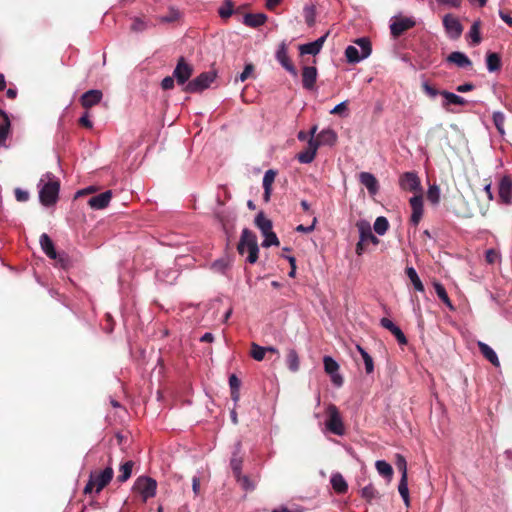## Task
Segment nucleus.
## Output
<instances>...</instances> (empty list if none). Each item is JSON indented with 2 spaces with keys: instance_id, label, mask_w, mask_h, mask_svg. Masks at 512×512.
<instances>
[{
  "instance_id": "37",
  "label": "nucleus",
  "mask_w": 512,
  "mask_h": 512,
  "mask_svg": "<svg viewBox=\"0 0 512 512\" xmlns=\"http://www.w3.org/2000/svg\"><path fill=\"white\" fill-rule=\"evenodd\" d=\"M345 56L349 63H358L365 57H362V53H359V50L350 45L345 49Z\"/></svg>"
},
{
  "instance_id": "38",
  "label": "nucleus",
  "mask_w": 512,
  "mask_h": 512,
  "mask_svg": "<svg viewBox=\"0 0 512 512\" xmlns=\"http://www.w3.org/2000/svg\"><path fill=\"white\" fill-rule=\"evenodd\" d=\"M180 18L181 12L178 9L171 7L169 8L166 15L159 17V21L162 23H174L178 21Z\"/></svg>"
},
{
  "instance_id": "25",
  "label": "nucleus",
  "mask_w": 512,
  "mask_h": 512,
  "mask_svg": "<svg viewBox=\"0 0 512 512\" xmlns=\"http://www.w3.org/2000/svg\"><path fill=\"white\" fill-rule=\"evenodd\" d=\"M478 348L482 355L495 367L500 366V362L495 351L486 343L478 342Z\"/></svg>"
},
{
  "instance_id": "22",
  "label": "nucleus",
  "mask_w": 512,
  "mask_h": 512,
  "mask_svg": "<svg viewBox=\"0 0 512 512\" xmlns=\"http://www.w3.org/2000/svg\"><path fill=\"white\" fill-rule=\"evenodd\" d=\"M102 99L100 90H89L81 96V104L84 108H91L98 104Z\"/></svg>"
},
{
  "instance_id": "64",
  "label": "nucleus",
  "mask_w": 512,
  "mask_h": 512,
  "mask_svg": "<svg viewBox=\"0 0 512 512\" xmlns=\"http://www.w3.org/2000/svg\"><path fill=\"white\" fill-rule=\"evenodd\" d=\"M79 124L87 129H91L93 124L91 120L89 119V116L87 113H85L80 119Z\"/></svg>"
},
{
  "instance_id": "21",
  "label": "nucleus",
  "mask_w": 512,
  "mask_h": 512,
  "mask_svg": "<svg viewBox=\"0 0 512 512\" xmlns=\"http://www.w3.org/2000/svg\"><path fill=\"white\" fill-rule=\"evenodd\" d=\"M317 79V69L314 66H305L302 70V83L305 89L314 88Z\"/></svg>"
},
{
  "instance_id": "5",
  "label": "nucleus",
  "mask_w": 512,
  "mask_h": 512,
  "mask_svg": "<svg viewBox=\"0 0 512 512\" xmlns=\"http://www.w3.org/2000/svg\"><path fill=\"white\" fill-rule=\"evenodd\" d=\"M216 73L212 71L202 72L196 78L189 81L185 87L184 92L186 93H199L207 89L211 83L215 80Z\"/></svg>"
},
{
  "instance_id": "57",
  "label": "nucleus",
  "mask_w": 512,
  "mask_h": 512,
  "mask_svg": "<svg viewBox=\"0 0 512 512\" xmlns=\"http://www.w3.org/2000/svg\"><path fill=\"white\" fill-rule=\"evenodd\" d=\"M272 245H279L278 237L274 232L267 234L262 243L263 247H270Z\"/></svg>"
},
{
  "instance_id": "54",
  "label": "nucleus",
  "mask_w": 512,
  "mask_h": 512,
  "mask_svg": "<svg viewBox=\"0 0 512 512\" xmlns=\"http://www.w3.org/2000/svg\"><path fill=\"white\" fill-rule=\"evenodd\" d=\"M276 171L269 169L265 172L263 177V188H271L275 181Z\"/></svg>"
},
{
  "instance_id": "7",
  "label": "nucleus",
  "mask_w": 512,
  "mask_h": 512,
  "mask_svg": "<svg viewBox=\"0 0 512 512\" xmlns=\"http://www.w3.org/2000/svg\"><path fill=\"white\" fill-rule=\"evenodd\" d=\"M326 412L328 416L326 420L327 429L335 435H343L345 428L338 408L334 404H330Z\"/></svg>"
},
{
  "instance_id": "40",
  "label": "nucleus",
  "mask_w": 512,
  "mask_h": 512,
  "mask_svg": "<svg viewBox=\"0 0 512 512\" xmlns=\"http://www.w3.org/2000/svg\"><path fill=\"white\" fill-rule=\"evenodd\" d=\"M305 22L309 27L315 25L316 22V7L315 5H306L303 9Z\"/></svg>"
},
{
  "instance_id": "6",
  "label": "nucleus",
  "mask_w": 512,
  "mask_h": 512,
  "mask_svg": "<svg viewBox=\"0 0 512 512\" xmlns=\"http://www.w3.org/2000/svg\"><path fill=\"white\" fill-rule=\"evenodd\" d=\"M156 489V480L148 476L138 477L133 485V490L141 495L143 502H146L149 498L154 497L156 494Z\"/></svg>"
},
{
  "instance_id": "10",
  "label": "nucleus",
  "mask_w": 512,
  "mask_h": 512,
  "mask_svg": "<svg viewBox=\"0 0 512 512\" xmlns=\"http://www.w3.org/2000/svg\"><path fill=\"white\" fill-rule=\"evenodd\" d=\"M193 74V67L186 62L184 57H180L177 61V65L173 71V77H175L179 85H184Z\"/></svg>"
},
{
  "instance_id": "48",
  "label": "nucleus",
  "mask_w": 512,
  "mask_h": 512,
  "mask_svg": "<svg viewBox=\"0 0 512 512\" xmlns=\"http://www.w3.org/2000/svg\"><path fill=\"white\" fill-rule=\"evenodd\" d=\"M234 12V5L231 0H226L219 8L218 13L222 19L229 18Z\"/></svg>"
},
{
  "instance_id": "55",
  "label": "nucleus",
  "mask_w": 512,
  "mask_h": 512,
  "mask_svg": "<svg viewBox=\"0 0 512 512\" xmlns=\"http://www.w3.org/2000/svg\"><path fill=\"white\" fill-rule=\"evenodd\" d=\"M147 26L148 25L144 20L136 17L133 19V23L131 25V31L142 32V31L146 30Z\"/></svg>"
},
{
  "instance_id": "36",
  "label": "nucleus",
  "mask_w": 512,
  "mask_h": 512,
  "mask_svg": "<svg viewBox=\"0 0 512 512\" xmlns=\"http://www.w3.org/2000/svg\"><path fill=\"white\" fill-rule=\"evenodd\" d=\"M376 469L380 475H382L385 478L391 479L393 476V468L392 466L384 461V460H378L376 461Z\"/></svg>"
},
{
  "instance_id": "16",
  "label": "nucleus",
  "mask_w": 512,
  "mask_h": 512,
  "mask_svg": "<svg viewBox=\"0 0 512 512\" xmlns=\"http://www.w3.org/2000/svg\"><path fill=\"white\" fill-rule=\"evenodd\" d=\"M276 58L289 73H291L293 76L297 75V70L288 56L287 48L284 43H282L277 50Z\"/></svg>"
},
{
  "instance_id": "59",
  "label": "nucleus",
  "mask_w": 512,
  "mask_h": 512,
  "mask_svg": "<svg viewBox=\"0 0 512 512\" xmlns=\"http://www.w3.org/2000/svg\"><path fill=\"white\" fill-rule=\"evenodd\" d=\"M253 71H254V65L252 63L246 64L243 72L239 75L238 79L241 82L246 81L250 77V75L252 74Z\"/></svg>"
},
{
  "instance_id": "46",
  "label": "nucleus",
  "mask_w": 512,
  "mask_h": 512,
  "mask_svg": "<svg viewBox=\"0 0 512 512\" xmlns=\"http://www.w3.org/2000/svg\"><path fill=\"white\" fill-rule=\"evenodd\" d=\"M266 354V348L262 347L256 343L251 344V357L256 361H262Z\"/></svg>"
},
{
  "instance_id": "49",
  "label": "nucleus",
  "mask_w": 512,
  "mask_h": 512,
  "mask_svg": "<svg viewBox=\"0 0 512 512\" xmlns=\"http://www.w3.org/2000/svg\"><path fill=\"white\" fill-rule=\"evenodd\" d=\"M469 36L472 39L473 45H478L481 42L480 36V21H475L470 29Z\"/></svg>"
},
{
  "instance_id": "56",
  "label": "nucleus",
  "mask_w": 512,
  "mask_h": 512,
  "mask_svg": "<svg viewBox=\"0 0 512 512\" xmlns=\"http://www.w3.org/2000/svg\"><path fill=\"white\" fill-rule=\"evenodd\" d=\"M15 198L18 202H27L30 199V193L28 190L16 188L14 190Z\"/></svg>"
},
{
  "instance_id": "61",
  "label": "nucleus",
  "mask_w": 512,
  "mask_h": 512,
  "mask_svg": "<svg viewBox=\"0 0 512 512\" xmlns=\"http://www.w3.org/2000/svg\"><path fill=\"white\" fill-rule=\"evenodd\" d=\"M347 111V101H343L340 104L336 105L331 111V114L334 115H343Z\"/></svg>"
},
{
  "instance_id": "13",
  "label": "nucleus",
  "mask_w": 512,
  "mask_h": 512,
  "mask_svg": "<svg viewBox=\"0 0 512 512\" xmlns=\"http://www.w3.org/2000/svg\"><path fill=\"white\" fill-rule=\"evenodd\" d=\"M412 214L410 218V222L417 226L422 219L423 216V195L422 194H416L409 200Z\"/></svg>"
},
{
  "instance_id": "60",
  "label": "nucleus",
  "mask_w": 512,
  "mask_h": 512,
  "mask_svg": "<svg viewBox=\"0 0 512 512\" xmlns=\"http://www.w3.org/2000/svg\"><path fill=\"white\" fill-rule=\"evenodd\" d=\"M422 88L423 91L430 97H436L438 94L441 95V91H438L435 87L431 86L427 82L423 83Z\"/></svg>"
},
{
  "instance_id": "14",
  "label": "nucleus",
  "mask_w": 512,
  "mask_h": 512,
  "mask_svg": "<svg viewBox=\"0 0 512 512\" xmlns=\"http://www.w3.org/2000/svg\"><path fill=\"white\" fill-rule=\"evenodd\" d=\"M362 242H371L374 245L379 244V239L372 233L370 223L360 220L356 223Z\"/></svg>"
},
{
  "instance_id": "29",
  "label": "nucleus",
  "mask_w": 512,
  "mask_h": 512,
  "mask_svg": "<svg viewBox=\"0 0 512 512\" xmlns=\"http://www.w3.org/2000/svg\"><path fill=\"white\" fill-rule=\"evenodd\" d=\"M286 364L290 371L297 372L300 368V360L295 349H289L286 355Z\"/></svg>"
},
{
  "instance_id": "23",
  "label": "nucleus",
  "mask_w": 512,
  "mask_h": 512,
  "mask_svg": "<svg viewBox=\"0 0 512 512\" xmlns=\"http://www.w3.org/2000/svg\"><path fill=\"white\" fill-rule=\"evenodd\" d=\"M336 140H337V134L332 129H325V130L321 131L317 135L316 139H314V141L316 143H319V146L320 145L332 146L335 144Z\"/></svg>"
},
{
  "instance_id": "45",
  "label": "nucleus",
  "mask_w": 512,
  "mask_h": 512,
  "mask_svg": "<svg viewBox=\"0 0 512 512\" xmlns=\"http://www.w3.org/2000/svg\"><path fill=\"white\" fill-rule=\"evenodd\" d=\"M492 118H493V123H494L497 131L501 135H504L505 134V130H504L505 115L500 111H496L493 113Z\"/></svg>"
},
{
  "instance_id": "15",
  "label": "nucleus",
  "mask_w": 512,
  "mask_h": 512,
  "mask_svg": "<svg viewBox=\"0 0 512 512\" xmlns=\"http://www.w3.org/2000/svg\"><path fill=\"white\" fill-rule=\"evenodd\" d=\"M360 183L365 186L368 190V193L371 196H374L379 191V182L376 177L370 172H361L359 174Z\"/></svg>"
},
{
  "instance_id": "58",
  "label": "nucleus",
  "mask_w": 512,
  "mask_h": 512,
  "mask_svg": "<svg viewBox=\"0 0 512 512\" xmlns=\"http://www.w3.org/2000/svg\"><path fill=\"white\" fill-rule=\"evenodd\" d=\"M235 478L240 483V485L242 486L243 489L251 490L254 488V486L251 483L248 476L240 474V477H235Z\"/></svg>"
},
{
  "instance_id": "28",
  "label": "nucleus",
  "mask_w": 512,
  "mask_h": 512,
  "mask_svg": "<svg viewBox=\"0 0 512 512\" xmlns=\"http://www.w3.org/2000/svg\"><path fill=\"white\" fill-rule=\"evenodd\" d=\"M486 65L489 72L499 71L502 65L500 55L495 52L487 53Z\"/></svg>"
},
{
  "instance_id": "2",
  "label": "nucleus",
  "mask_w": 512,
  "mask_h": 512,
  "mask_svg": "<svg viewBox=\"0 0 512 512\" xmlns=\"http://www.w3.org/2000/svg\"><path fill=\"white\" fill-rule=\"evenodd\" d=\"M114 471L111 466V458L109 465L102 471H92L89 475V480L84 487V494H91L95 491L99 494L113 479Z\"/></svg>"
},
{
  "instance_id": "33",
  "label": "nucleus",
  "mask_w": 512,
  "mask_h": 512,
  "mask_svg": "<svg viewBox=\"0 0 512 512\" xmlns=\"http://www.w3.org/2000/svg\"><path fill=\"white\" fill-rule=\"evenodd\" d=\"M10 122L7 115L0 111V145L7 139L9 133Z\"/></svg>"
},
{
  "instance_id": "43",
  "label": "nucleus",
  "mask_w": 512,
  "mask_h": 512,
  "mask_svg": "<svg viewBox=\"0 0 512 512\" xmlns=\"http://www.w3.org/2000/svg\"><path fill=\"white\" fill-rule=\"evenodd\" d=\"M441 95L447 100V104L465 105L467 103L463 97L446 90L441 91Z\"/></svg>"
},
{
  "instance_id": "35",
  "label": "nucleus",
  "mask_w": 512,
  "mask_h": 512,
  "mask_svg": "<svg viewBox=\"0 0 512 512\" xmlns=\"http://www.w3.org/2000/svg\"><path fill=\"white\" fill-rule=\"evenodd\" d=\"M358 352L361 354V357L365 364V371L367 374H371L374 371V362L369 353L360 345L356 346Z\"/></svg>"
},
{
  "instance_id": "19",
  "label": "nucleus",
  "mask_w": 512,
  "mask_h": 512,
  "mask_svg": "<svg viewBox=\"0 0 512 512\" xmlns=\"http://www.w3.org/2000/svg\"><path fill=\"white\" fill-rule=\"evenodd\" d=\"M112 198V192L110 190L100 193L96 196L91 197L88 200V205L95 210L104 209L108 206Z\"/></svg>"
},
{
  "instance_id": "26",
  "label": "nucleus",
  "mask_w": 512,
  "mask_h": 512,
  "mask_svg": "<svg viewBox=\"0 0 512 512\" xmlns=\"http://www.w3.org/2000/svg\"><path fill=\"white\" fill-rule=\"evenodd\" d=\"M447 61L457 65L458 67H469L472 65L471 60L462 52H452L448 57Z\"/></svg>"
},
{
  "instance_id": "62",
  "label": "nucleus",
  "mask_w": 512,
  "mask_h": 512,
  "mask_svg": "<svg viewBox=\"0 0 512 512\" xmlns=\"http://www.w3.org/2000/svg\"><path fill=\"white\" fill-rule=\"evenodd\" d=\"M174 78L173 76H167L161 81V87L164 90H170L174 87Z\"/></svg>"
},
{
  "instance_id": "50",
  "label": "nucleus",
  "mask_w": 512,
  "mask_h": 512,
  "mask_svg": "<svg viewBox=\"0 0 512 512\" xmlns=\"http://www.w3.org/2000/svg\"><path fill=\"white\" fill-rule=\"evenodd\" d=\"M398 491L401 497L403 498L406 505L409 504V490H408V478H401L399 485H398Z\"/></svg>"
},
{
  "instance_id": "63",
  "label": "nucleus",
  "mask_w": 512,
  "mask_h": 512,
  "mask_svg": "<svg viewBox=\"0 0 512 512\" xmlns=\"http://www.w3.org/2000/svg\"><path fill=\"white\" fill-rule=\"evenodd\" d=\"M240 385H241V381L239 380V378L235 374L230 375V377H229L230 389L231 390H239Z\"/></svg>"
},
{
  "instance_id": "1",
  "label": "nucleus",
  "mask_w": 512,
  "mask_h": 512,
  "mask_svg": "<svg viewBox=\"0 0 512 512\" xmlns=\"http://www.w3.org/2000/svg\"><path fill=\"white\" fill-rule=\"evenodd\" d=\"M38 196L40 203L47 207H54L59 199L60 181L52 173H46L38 183Z\"/></svg>"
},
{
  "instance_id": "53",
  "label": "nucleus",
  "mask_w": 512,
  "mask_h": 512,
  "mask_svg": "<svg viewBox=\"0 0 512 512\" xmlns=\"http://www.w3.org/2000/svg\"><path fill=\"white\" fill-rule=\"evenodd\" d=\"M427 198L433 204H437L439 202L440 192L437 185H432L429 187L427 191Z\"/></svg>"
},
{
  "instance_id": "20",
  "label": "nucleus",
  "mask_w": 512,
  "mask_h": 512,
  "mask_svg": "<svg viewBox=\"0 0 512 512\" xmlns=\"http://www.w3.org/2000/svg\"><path fill=\"white\" fill-rule=\"evenodd\" d=\"M380 324L383 328L389 330L396 337L400 345L407 344V338L402 332V330L398 326H396L390 319L382 318L380 320Z\"/></svg>"
},
{
  "instance_id": "18",
  "label": "nucleus",
  "mask_w": 512,
  "mask_h": 512,
  "mask_svg": "<svg viewBox=\"0 0 512 512\" xmlns=\"http://www.w3.org/2000/svg\"><path fill=\"white\" fill-rule=\"evenodd\" d=\"M328 35H329V32H327L325 35L321 36L314 42H310V43L301 45L299 47L300 53L301 54L317 55L321 51Z\"/></svg>"
},
{
  "instance_id": "27",
  "label": "nucleus",
  "mask_w": 512,
  "mask_h": 512,
  "mask_svg": "<svg viewBox=\"0 0 512 512\" xmlns=\"http://www.w3.org/2000/svg\"><path fill=\"white\" fill-rule=\"evenodd\" d=\"M330 483L335 492L339 494H344L348 490L347 482L340 473L333 474Z\"/></svg>"
},
{
  "instance_id": "51",
  "label": "nucleus",
  "mask_w": 512,
  "mask_h": 512,
  "mask_svg": "<svg viewBox=\"0 0 512 512\" xmlns=\"http://www.w3.org/2000/svg\"><path fill=\"white\" fill-rule=\"evenodd\" d=\"M361 496L370 502L372 499L378 496V492L372 484H369L362 488Z\"/></svg>"
},
{
  "instance_id": "34",
  "label": "nucleus",
  "mask_w": 512,
  "mask_h": 512,
  "mask_svg": "<svg viewBox=\"0 0 512 512\" xmlns=\"http://www.w3.org/2000/svg\"><path fill=\"white\" fill-rule=\"evenodd\" d=\"M406 275L410 279L414 288L417 291H420V292L424 291V285H423L422 281L420 280L416 270L413 267L406 268Z\"/></svg>"
},
{
  "instance_id": "3",
  "label": "nucleus",
  "mask_w": 512,
  "mask_h": 512,
  "mask_svg": "<svg viewBox=\"0 0 512 512\" xmlns=\"http://www.w3.org/2000/svg\"><path fill=\"white\" fill-rule=\"evenodd\" d=\"M237 250L240 255H244L246 251L248 252L247 261L250 264L257 262L259 254L257 238L256 235L248 228L243 229L240 241L237 245Z\"/></svg>"
},
{
  "instance_id": "8",
  "label": "nucleus",
  "mask_w": 512,
  "mask_h": 512,
  "mask_svg": "<svg viewBox=\"0 0 512 512\" xmlns=\"http://www.w3.org/2000/svg\"><path fill=\"white\" fill-rule=\"evenodd\" d=\"M399 186L402 190L422 194L421 181L415 172H405L399 178Z\"/></svg>"
},
{
  "instance_id": "52",
  "label": "nucleus",
  "mask_w": 512,
  "mask_h": 512,
  "mask_svg": "<svg viewBox=\"0 0 512 512\" xmlns=\"http://www.w3.org/2000/svg\"><path fill=\"white\" fill-rule=\"evenodd\" d=\"M396 467L401 472V478L407 477V462L404 456L401 454L396 455Z\"/></svg>"
},
{
  "instance_id": "30",
  "label": "nucleus",
  "mask_w": 512,
  "mask_h": 512,
  "mask_svg": "<svg viewBox=\"0 0 512 512\" xmlns=\"http://www.w3.org/2000/svg\"><path fill=\"white\" fill-rule=\"evenodd\" d=\"M133 466L134 462L131 460L121 464L119 468L120 473L117 476V481L120 483L126 482L131 477Z\"/></svg>"
},
{
  "instance_id": "41",
  "label": "nucleus",
  "mask_w": 512,
  "mask_h": 512,
  "mask_svg": "<svg viewBox=\"0 0 512 512\" xmlns=\"http://www.w3.org/2000/svg\"><path fill=\"white\" fill-rule=\"evenodd\" d=\"M389 229V222L386 217L379 216L374 222V230L379 235H384Z\"/></svg>"
},
{
  "instance_id": "31",
  "label": "nucleus",
  "mask_w": 512,
  "mask_h": 512,
  "mask_svg": "<svg viewBox=\"0 0 512 512\" xmlns=\"http://www.w3.org/2000/svg\"><path fill=\"white\" fill-rule=\"evenodd\" d=\"M216 218L221 223L222 228L225 232H228L229 228H233L235 221L234 215L222 211L216 213Z\"/></svg>"
},
{
  "instance_id": "32",
  "label": "nucleus",
  "mask_w": 512,
  "mask_h": 512,
  "mask_svg": "<svg viewBox=\"0 0 512 512\" xmlns=\"http://www.w3.org/2000/svg\"><path fill=\"white\" fill-rule=\"evenodd\" d=\"M434 289H435V292L437 294V296L439 297V299L441 301H443V303L451 310H454V306L447 294V291L445 289V287L439 283V282H435L434 283Z\"/></svg>"
},
{
  "instance_id": "24",
  "label": "nucleus",
  "mask_w": 512,
  "mask_h": 512,
  "mask_svg": "<svg viewBox=\"0 0 512 512\" xmlns=\"http://www.w3.org/2000/svg\"><path fill=\"white\" fill-rule=\"evenodd\" d=\"M266 20H267V16L263 13H257V14L247 13L244 15L243 23L246 26H249L252 28H257V27L263 25L266 22Z\"/></svg>"
},
{
  "instance_id": "12",
  "label": "nucleus",
  "mask_w": 512,
  "mask_h": 512,
  "mask_svg": "<svg viewBox=\"0 0 512 512\" xmlns=\"http://www.w3.org/2000/svg\"><path fill=\"white\" fill-rule=\"evenodd\" d=\"M443 25L451 39L455 40L461 36L463 27L455 16L451 14L445 15L443 18Z\"/></svg>"
},
{
  "instance_id": "11",
  "label": "nucleus",
  "mask_w": 512,
  "mask_h": 512,
  "mask_svg": "<svg viewBox=\"0 0 512 512\" xmlns=\"http://www.w3.org/2000/svg\"><path fill=\"white\" fill-rule=\"evenodd\" d=\"M415 21L412 18L400 17L396 18L390 25L391 35L394 38L400 37L404 32L415 26Z\"/></svg>"
},
{
  "instance_id": "47",
  "label": "nucleus",
  "mask_w": 512,
  "mask_h": 512,
  "mask_svg": "<svg viewBox=\"0 0 512 512\" xmlns=\"http://www.w3.org/2000/svg\"><path fill=\"white\" fill-rule=\"evenodd\" d=\"M355 43L361 48L362 57H368L371 54V42L368 38H358Z\"/></svg>"
},
{
  "instance_id": "17",
  "label": "nucleus",
  "mask_w": 512,
  "mask_h": 512,
  "mask_svg": "<svg viewBox=\"0 0 512 512\" xmlns=\"http://www.w3.org/2000/svg\"><path fill=\"white\" fill-rule=\"evenodd\" d=\"M499 198L502 203L510 204L512 200V181L509 176H504L499 183Z\"/></svg>"
},
{
  "instance_id": "9",
  "label": "nucleus",
  "mask_w": 512,
  "mask_h": 512,
  "mask_svg": "<svg viewBox=\"0 0 512 512\" xmlns=\"http://www.w3.org/2000/svg\"><path fill=\"white\" fill-rule=\"evenodd\" d=\"M317 131V126H313L310 131L311 138L308 141V145L304 151L297 154V159L300 163L308 164L311 163L316 156L319 143L314 141V134Z\"/></svg>"
},
{
  "instance_id": "42",
  "label": "nucleus",
  "mask_w": 512,
  "mask_h": 512,
  "mask_svg": "<svg viewBox=\"0 0 512 512\" xmlns=\"http://www.w3.org/2000/svg\"><path fill=\"white\" fill-rule=\"evenodd\" d=\"M242 458L235 452L230 460V466L233 472L234 477H240L242 471Z\"/></svg>"
},
{
  "instance_id": "44",
  "label": "nucleus",
  "mask_w": 512,
  "mask_h": 512,
  "mask_svg": "<svg viewBox=\"0 0 512 512\" xmlns=\"http://www.w3.org/2000/svg\"><path fill=\"white\" fill-rule=\"evenodd\" d=\"M324 370L327 374L332 375L338 372L339 364L330 356L323 358Z\"/></svg>"
},
{
  "instance_id": "4",
  "label": "nucleus",
  "mask_w": 512,
  "mask_h": 512,
  "mask_svg": "<svg viewBox=\"0 0 512 512\" xmlns=\"http://www.w3.org/2000/svg\"><path fill=\"white\" fill-rule=\"evenodd\" d=\"M39 242L43 252L50 259L55 261L56 266H59L63 269H67L69 267V257L65 253H58L56 251L52 239L46 233H43L40 236Z\"/></svg>"
},
{
  "instance_id": "39",
  "label": "nucleus",
  "mask_w": 512,
  "mask_h": 512,
  "mask_svg": "<svg viewBox=\"0 0 512 512\" xmlns=\"http://www.w3.org/2000/svg\"><path fill=\"white\" fill-rule=\"evenodd\" d=\"M255 225L259 230H271L273 227L272 221L263 212H259L255 217Z\"/></svg>"
}]
</instances>
